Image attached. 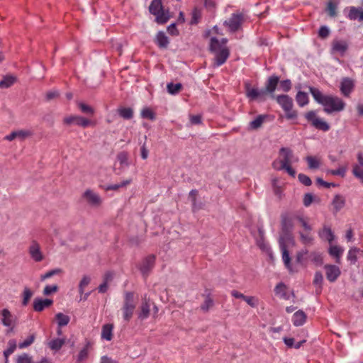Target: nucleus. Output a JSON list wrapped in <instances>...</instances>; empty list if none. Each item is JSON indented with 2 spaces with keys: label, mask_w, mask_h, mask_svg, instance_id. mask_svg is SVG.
I'll return each mask as SVG.
<instances>
[{
  "label": "nucleus",
  "mask_w": 363,
  "mask_h": 363,
  "mask_svg": "<svg viewBox=\"0 0 363 363\" xmlns=\"http://www.w3.org/2000/svg\"><path fill=\"white\" fill-rule=\"evenodd\" d=\"M309 90L314 100L323 106V110L327 114L340 112L345 109V103L342 99L333 95H324L314 87H309Z\"/></svg>",
  "instance_id": "nucleus-1"
},
{
  "label": "nucleus",
  "mask_w": 363,
  "mask_h": 363,
  "mask_svg": "<svg viewBox=\"0 0 363 363\" xmlns=\"http://www.w3.org/2000/svg\"><path fill=\"white\" fill-rule=\"evenodd\" d=\"M298 161V157L295 155L291 149L281 147L279 152V157L273 162L272 166L274 169L285 170L290 176L295 177L296 171L291 167V165Z\"/></svg>",
  "instance_id": "nucleus-2"
},
{
  "label": "nucleus",
  "mask_w": 363,
  "mask_h": 363,
  "mask_svg": "<svg viewBox=\"0 0 363 363\" xmlns=\"http://www.w3.org/2000/svg\"><path fill=\"white\" fill-rule=\"evenodd\" d=\"M228 40L222 38L218 40L216 38L212 37L210 42V50L214 55L213 67H220L223 65L230 55V51L226 46Z\"/></svg>",
  "instance_id": "nucleus-3"
},
{
  "label": "nucleus",
  "mask_w": 363,
  "mask_h": 363,
  "mask_svg": "<svg viewBox=\"0 0 363 363\" xmlns=\"http://www.w3.org/2000/svg\"><path fill=\"white\" fill-rule=\"evenodd\" d=\"M149 11L155 16L156 21L158 23H164L170 18L169 11L164 9L161 0H152Z\"/></svg>",
  "instance_id": "nucleus-4"
},
{
  "label": "nucleus",
  "mask_w": 363,
  "mask_h": 363,
  "mask_svg": "<svg viewBox=\"0 0 363 363\" xmlns=\"http://www.w3.org/2000/svg\"><path fill=\"white\" fill-rule=\"evenodd\" d=\"M277 101L285 112L287 119H295L297 118V112L293 110V99L288 95H279L277 96Z\"/></svg>",
  "instance_id": "nucleus-5"
},
{
  "label": "nucleus",
  "mask_w": 363,
  "mask_h": 363,
  "mask_svg": "<svg viewBox=\"0 0 363 363\" xmlns=\"http://www.w3.org/2000/svg\"><path fill=\"white\" fill-rule=\"evenodd\" d=\"M289 243L294 244V240L291 235L287 234L280 237L279 244L282 253V259L286 268L291 270V258L287 250V244Z\"/></svg>",
  "instance_id": "nucleus-6"
},
{
  "label": "nucleus",
  "mask_w": 363,
  "mask_h": 363,
  "mask_svg": "<svg viewBox=\"0 0 363 363\" xmlns=\"http://www.w3.org/2000/svg\"><path fill=\"white\" fill-rule=\"evenodd\" d=\"M306 119L316 129L328 131L330 129L329 124L317 116L315 111H310L304 115Z\"/></svg>",
  "instance_id": "nucleus-7"
},
{
  "label": "nucleus",
  "mask_w": 363,
  "mask_h": 363,
  "mask_svg": "<svg viewBox=\"0 0 363 363\" xmlns=\"http://www.w3.org/2000/svg\"><path fill=\"white\" fill-rule=\"evenodd\" d=\"M135 305L134 303V295L132 292H126L125 294L124 305L122 308L123 318L126 321H129L131 318Z\"/></svg>",
  "instance_id": "nucleus-8"
},
{
  "label": "nucleus",
  "mask_w": 363,
  "mask_h": 363,
  "mask_svg": "<svg viewBox=\"0 0 363 363\" xmlns=\"http://www.w3.org/2000/svg\"><path fill=\"white\" fill-rule=\"evenodd\" d=\"M0 317L2 325L9 328V332L13 331L16 325V317L8 308L1 311Z\"/></svg>",
  "instance_id": "nucleus-9"
},
{
  "label": "nucleus",
  "mask_w": 363,
  "mask_h": 363,
  "mask_svg": "<svg viewBox=\"0 0 363 363\" xmlns=\"http://www.w3.org/2000/svg\"><path fill=\"white\" fill-rule=\"evenodd\" d=\"M245 89L246 96L250 101L257 99L264 101L265 99L264 96L266 94V91L264 89L252 87L249 82H246L245 84Z\"/></svg>",
  "instance_id": "nucleus-10"
},
{
  "label": "nucleus",
  "mask_w": 363,
  "mask_h": 363,
  "mask_svg": "<svg viewBox=\"0 0 363 363\" xmlns=\"http://www.w3.org/2000/svg\"><path fill=\"white\" fill-rule=\"evenodd\" d=\"M83 199L92 207H99L103 202L100 195L91 189H86L82 194Z\"/></svg>",
  "instance_id": "nucleus-11"
},
{
  "label": "nucleus",
  "mask_w": 363,
  "mask_h": 363,
  "mask_svg": "<svg viewBox=\"0 0 363 363\" xmlns=\"http://www.w3.org/2000/svg\"><path fill=\"white\" fill-rule=\"evenodd\" d=\"M64 123L67 125L75 124L82 128H86L90 125H93L94 123L91 120L79 116L71 115L65 117L63 119Z\"/></svg>",
  "instance_id": "nucleus-12"
},
{
  "label": "nucleus",
  "mask_w": 363,
  "mask_h": 363,
  "mask_svg": "<svg viewBox=\"0 0 363 363\" xmlns=\"http://www.w3.org/2000/svg\"><path fill=\"white\" fill-rule=\"evenodd\" d=\"M28 253L33 260L39 262L44 259V255L41 251L40 244L33 240L28 247Z\"/></svg>",
  "instance_id": "nucleus-13"
},
{
  "label": "nucleus",
  "mask_w": 363,
  "mask_h": 363,
  "mask_svg": "<svg viewBox=\"0 0 363 363\" xmlns=\"http://www.w3.org/2000/svg\"><path fill=\"white\" fill-rule=\"evenodd\" d=\"M324 269L326 278L330 282H335L341 274L340 267L335 264H325Z\"/></svg>",
  "instance_id": "nucleus-14"
},
{
  "label": "nucleus",
  "mask_w": 363,
  "mask_h": 363,
  "mask_svg": "<svg viewBox=\"0 0 363 363\" xmlns=\"http://www.w3.org/2000/svg\"><path fill=\"white\" fill-rule=\"evenodd\" d=\"M242 22V16L240 14H233L232 16L224 22L230 32H235L239 29Z\"/></svg>",
  "instance_id": "nucleus-15"
},
{
  "label": "nucleus",
  "mask_w": 363,
  "mask_h": 363,
  "mask_svg": "<svg viewBox=\"0 0 363 363\" xmlns=\"http://www.w3.org/2000/svg\"><path fill=\"white\" fill-rule=\"evenodd\" d=\"M52 303V299L35 298L33 301V310L36 312H41L50 307Z\"/></svg>",
  "instance_id": "nucleus-16"
},
{
  "label": "nucleus",
  "mask_w": 363,
  "mask_h": 363,
  "mask_svg": "<svg viewBox=\"0 0 363 363\" xmlns=\"http://www.w3.org/2000/svg\"><path fill=\"white\" fill-rule=\"evenodd\" d=\"M354 89V82L350 78H344L340 83V91L345 96H349Z\"/></svg>",
  "instance_id": "nucleus-17"
},
{
  "label": "nucleus",
  "mask_w": 363,
  "mask_h": 363,
  "mask_svg": "<svg viewBox=\"0 0 363 363\" xmlns=\"http://www.w3.org/2000/svg\"><path fill=\"white\" fill-rule=\"evenodd\" d=\"M279 82V78L277 76L273 75L269 77L266 83L265 89H264L266 91V94L269 93L272 96H274V92L277 89Z\"/></svg>",
  "instance_id": "nucleus-18"
},
{
  "label": "nucleus",
  "mask_w": 363,
  "mask_h": 363,
  "mask_svg": "<svg viewBox=\"0 0 363 363\" xmlns=\"http://www.w3.org/2000/svg\"><path fill=\"white\" fill-rule=\"evenodd\" d=\"M318 236L323 240L331 243L335 239V235L331 228L328 225H324L322 229L318 232Z\"/></svg>",
  "instance_id": "nucleus-19"
},
{
  "label": "nucleus",
  "mask_w": 363,
  "mask_h": 363,
  "mask_svg": "<svg viewBox=\"0 0 363 363\" xmlns=\"http://www.w3.org/2000/svg\"><path fill=\"white\" fill-rule=\"evenodd\" d=\"M344 249L338 245H330L328 249L329 255L335 258L337 264L341 263V257L343 254Z\"/></svg>",
  "instance_id": "nucleus-20"
},
{
  "label": "nucleus",
  "mask_w": 363,
  "mask_h": 363,
  "mask_svg": "<svg viewBox=\"0 0 363 363\" xmlns=\"http://www.w3.org/2000/svg\"><path fill=\"white\" fill-rule=\"evenodd\" d=\"M348 48L347 43L345 40H335L332 43V51L342 55L345 54Z\"/></svg>",
  "instance_id": "nucleus-21"
},
{
  "label": "nucleus",
  "mask_w": 363,
  "mask_h": 363,
  "mask_svg": "<svg viewBox=\"0 0 363 363\" xmlns=\"http://www.w3.org/2000/svg\"><path fill=\"white\" fill-rule=\"evenodd\" d=\"M150 300L146 298V296L144 298V300L140 306V310L138 313V318L141 320H145L150 315Z\"/></svg>",
  "instance_id": "nucleus-22"
},
{
  "label": "nucleus",
  "mask_w": 363,
  "mask_h": 363,
  "mask_svg": "<svg viewBox=\"0 0 363 363\" xmlns=\"http://www.w3.org/2000/svg\"><path fill=\"white\" fill-rule=\"evenodd\" d=\"M155 260V258L153 255H149L144 259L140 268L143 274H147L153 267Z\"/></svg>",
  "instance_id": "nucleus-23"
},
{
  "label": "nucleus",
  "mask_w": 363,
  "mask_h": 363,
  "mask_svg": "<svg viewBox=\"0 0 363 363\" xmlns=\"http://www.w3.org/2000/svg\"><path fill=\"white\" fill-rule=\"evenodd\" d=\"M307 315L301 310H298L294 313L292 317V323L295 326H301L306 321Z\"/></svg>",
  "instance_id": "nucleus-24"
},
{
  "label": "nucleus",
  "mask_w": 363,
  "mask_h": 363,
  "mask_svg": "<svg viewBox=\"0 0 363 363\" xmlns=\"http://www.w3.org/2000/svg\"><path fill=\"white\" fill-rule=\"evenodd\" d=\"M301 242L305 246H311L314 242L311 231H300L298 233Z\"/></svg>",
  "instance_id": "nucleus-25"
},
{
  "label": "nucleus",
  "mask_w": 363,
  "mask_h": 363,
  "mask_svg": "<svg viewBox=\"0 0 363 363\" xmlns=\"http://www.w3.org/2000/svg\"><path fill=\"white\" fill-rule=\"evenodd\" d=\"M332 206L335 213L339 212L345 206V199L342 195H335L332 201Z\"/></svg>",
  "instance_id": "nucleus-26"
},
{
  "label": "nucleus",
  "mask_w": 363,
  "mask_h": 363,
  "mask_svg": "<svg viewBox=\"0 0 363 363\" xmlns=\"http://www.w3.org/2000/svg\"><path fill=\"white\" fill-rule=\"evenodd\" d=\"M347 17L350 20L363 21V10L362 8L350 7Z\"/></svg>",
  "instance_id": "nucleus-27"
},
{
  "label": "nucleus",
  "mask_w": 363,
  "mask_h": 363,
  "mask_svg": "<svg viewBox=\"0 0 363 363\" xmlns=\"http://www.w3.org/2000/svg\"><path fill=\"white\" fill-rule=\"evenodd\" d=\"M91 281V277L89 276H84L82 279H81L79 284V292L81 295L84 294V297L82 298V299L86 300L88 296L90 295V293H85L84 294V289L86 286L89 285V284Z\"/></svg>",
  "instance_id": "nucleus-28"
},
{
  "label": "nucleus",
  "mask_w": 363,
  "mask_h": 363,
  "mask_svg": "<svg viewBox=\"0 0 363 363\" xmlns=\"http://www.w3.org/2000/svg\"><path fill=\"white\" fill-rule=\"evenodd\" d=\"M113 325L112 324H105L102 327L101 338L106 341H111L113 338Z\"/></svg>",
  "instance_id": "nucleus-29"
},
{
  "label": "nucleus",
  "mask_w": 363,
  "mask_h": 363,
  "mask_svg": "<svg viewBox=\"0 0 363 363\" xmlns=\"http://www.w3.org/2000/svg\"><path fill=\"white\" fill-rule=\"evenodd\" d=\"M268 117L267 115H259L253 121L249 123V129L256 130L262 126L265 119Z\"/></svg>",
  "instance_id": "nucleus-30"
},
{
  "label": "nucleus",
  "mask_w": 363,
  "mask_h": 363,
  "mask_svg": "<svg viewBox=\"0 0 363 363\" xmlns=\"http://www.w3.org/2000/svg\"><path fill=\"white\" fill-rule=\"evenodd\" d=\"M275 294L281 298L289 299V296L286 294V286L282 283H279L274 288Z\"/></svg>",
  "instance_id": "nucleus-31"
},
{
  "label": "nucleus",
  "mask_w": 363,
  "mask_h": 363,
  "mask_svg": "<svg viewBox=\"0 0 363 363\" xmlns=\"http://www.w3.org/2000/svg\"><path fill=\"white\" fill-rule=\"evenodd\" d=\"M16 79L12 75H6L0 81V88L7 89L11 86L16 82Z\"/></svg>",
  "instance_id": "nucleus-32"
},
{
  "label": "nucleus",
  "mask_w": 363,
  "mask_h": 363,
  "mask_svg": "<svg viewBox=\"0 0 363 363\" xmlns=\"http://www.w3.org/2000/svg\"><path fill=\"white\" fill-rule=\"evenodd\" d=\"M156 42L160 48H166L169 44V39L164 32L160 31L156 35Z\"/></svg>",
  "instance_id": "nucleus-33"
},
{
  "label": "nucleus",
  "mask_w": 363,
  "mask_h": 363,
  "mask_svg": "<svg viewBox=\"0 0 363 363\" xmlns=\"http://www.w3.org/2000/svg\"><path fill=\"white\" fill-rule=\"evenodd\" d=\"M298 105L303 107L308 104V96L306 92L298 91L296 96Z\"/></svg>",
  "instance_id": "nucleus-34"
},
{
  "label": "nucleus",
  "mask_w": 363,
  "mask_h": 363,
  "mask_svg": "<svg viewBox=\"0 0 363 363\" xmlns=\"http://www.w3.org/2000/svg\"><path fill=\"white\" fill-rule=\"evenodd\" d=\"M55 318L57 320V325L60 328L66 326L69 323L70 320V318L67 315H65L62 313H57L55 315Z\"/></svg>",
  "instance_id": "nucleus-35"
},
{
  "label": "nucleus",
  "mask_w": 363,
  "mask_h": 363,
  "mask_svg": "<svg viewBox=\"0 0 363 363\" xmlns=\"http://www.w3.org/2000/svg\"><path fill=\"white\" fill-rule=\"evenodd\" d=\"M359 251V249L356 247H351L347 253V260H349L352 264H355L357 261V254Z\"/></svg>",
  "instance_id": "nucleus-36"
},
{
  "label": "nucleus",
  "mask_w": 363,
  "mask_h": 363,
  "mask_svg": "<svg viewBox=\"0 0 363 363\" xmlns=\"http://www.w3.org/2000/svg\"><path fill=\"white\" fill-rule=\"evenodd\" d=\"M131 182H132L131 179H128L123 180V182H121V183H118V184L108 185L106 186L105 189L107 191H108V190L116 191L120 188L125 187L126 186L130 184L131 183Z\"/></svg>",
  "instance_id": "nucleus-37"
},
{
  "label": "nucleus",
  "mask_w": 363,
  "mask_h": 363,
  "mask_svg": "<svg viewBox=\"0 0 363 363\" xmlns=\"http://www.w3.org/2000/svg\"><path fill=\"white\" fill-rule=\"evenodd\" d=\"M311 260L316 265H321L323 263V255L320 252L313 251L310 253Z\"/></svg>",
  "instance_id": "nucleus-38"
},
{
  "label": "nucleus",
  "mask_w": 363,
  "mask_h": 363,
  "mask_svg": "<svg viewBox=\"0 0 363 363\" xmlns=\"http://www.w3.org/2000/svg\"><path fill=\"white\" fill-rule=\"evenodd\" d=\"M306 160L307 161L308 168L310 169H318L320 165V160L315 157L308 156L306 157Z\"/></svg>",
  "instance_id": "nucleus-39"
},
{
  "label": "nucleus",
  "mask_w": 363,
  "mask_h": 363,
  "mask_svg": "<svg viewBox=\"0 0 363 363\" xmlns=\"http://www.w3.org/2000/svg\"><path fill=\"white\" fill-rule=\"evenodd\" d=\"M8 348L4 352V355L6 357V363L8 362V357L11 355L16 348V342L15 340H10L8 342Z\"/></svg>",
  "instance_id": "nucleus-40"
},
{
  "label": "nucleus",
  "mask_w": 363,
  "mask_h": 363,
  "mask_svg": "<svg viewBox=\"0 0 363 363\" xmlns=\"http://www.w3.org/2000/svg\"><path fill=\"white\" fill-rule=\"evenodd\" d=\"M347 171L346 167H340L337 169H327L325 171L327 174L334 175V176H340L341 177H344L345 176V173Z\"/></svg>",
  "instance_id": "nucleus-41"
},
{
  "label": "nucleus",
  "mask_w": 363,
  "mask_h": 363,
  "mask_svg": "<svg viewBox=\"0 0 363 363\" xmlns=\"http://www.w3.org/2000/svg\"><path fill=\"white\" fill-rule=\"evenodd\" d=\"M118 113L124 119H130L133 116V109L130 108H120Z\"/></svg>",
  "instance_id": "nucleus-42"
},
{
  "label": "nucleus",
  "mask_w": 363,
  "mask_h": 363,
  "mask_svg": "<svg viewBox=\"0 0 363 363\" xmlns=\"http://www.w3.org/2000/svg\"><path fill=\"white\" fill-rule=\"evenodd\" d=\"M65 343V339L57 338L49 342V347L53 350H59Z\"/></svg>",
  "instance_id": "nucleus-43"
},
{
  "label": "nucleus",
  "mask_w": 363,
  "mask_h": 363,
  "mask_svg": "<svg viewBox=\"0 0 363 363\" xmlns=\"http://www.w3.org/2000/svg\"><path fill=\"white\" fill-rule=\"evenodd\" d=\"M296 220L299 222L303 228V231H312L313 228L312 226L308 223V220L307 218H305L302 216H296Z\"/></svg>",
  "instance_id": "nucleus-44"
},
{
  "label": "nucleus",
  "mask_w": 363,
  "mask_h": 363,
  "mask_svg": "<svg viewBox=\"0 0 363 363\" xmlns=\"http://www.w3.org/2000/svg\"><path fill=\"white\" fill-rule=\"evenodd\" d=\"M33 291L28 287H25L23 291L22 305L26 306L28 305L30 298L33 296Z\"/></svg>",
  "instance_id": "nucleus-45"
},
{
  "label": "nucleus",
  "mask_w": 363,
  "mask_h": 363,
  "mask_svg": "<svg viewBox=\"0 0 363 363\" xmlns=\"http://www.w3.org/2000/svg\"><path fill=\"white\" fill-rule=\"evenodd\" d=\"M77 105L82 113L88 114L89 116L94 115V109L91 106L85 104L84 103L82 102H79Z\"/></svg>",
  "instance_id": "nucleus-46"
},
{
  "label": "nucleus",
  "mask_w": 363,
  "mask_h": 363,
  "mask_svg": "<svg viewBox=\"0 0 363 363\" xmlns=\"http://www.w3.org/2000/svg\"><path fill=\"white\" fill-rule=\"evenodd\" d=\"M201 17V9L199 8H194L191 13V24H196L199 23Z\"/></svg>",
  "instance_id": "nucleus-47"
},
{
  "label": "nucleus",
  "mask_w": 363,
  "mask_h": 363,
  "mask_svg": "<svg viewBox=\"0 0 363 363\" xmlns=\"http://www.w3.org/2000/svg\"><path fill=\"white\" fill-rule=\"evenodd\" d=\"M141 117L153 121L155 119V114L151 108L146 107L142 110Z\"/></svg>",
  "instance_id": "nucleus-48"
},
{
  "label": "nucleus",
  "mask_w": 363,
  "mask_h": 363,
  "mask_svg": "<svg viewBox=\"0 0 363 363\" xmlns=\"http://www.w3.org/2000/svg\"><path fill=\"white\" fill-rule=\"evenodd\" d=\"M89 342H87L86 346L82 349L78 354L77 357V362H80L84 360H85L89 355Z\"/></svg>",
  "instance_id": "nucleus-49"
},
{
  "label": "nucleus",
  "mask_w": 363,
  "mask_h": 363,
  "mask_svg": "<svg viewBox=\"0 0 363 363\" xmlns=\"http://www.w3.org/2000/svg\"><path fill=\"white\" fill-rule=\"evenodd\" d=\"M182 86L180 83H177V84L169 83L167 86V91L170 94H176L181 90Z\"/></svg>",
  "instance_id": "nucleus-50"
},
{
  "label": "nucleus",
  "mask_w": 363,
  "mask_h": 363,
  "mask_svg": "<svg viewBox=\"0 0 363 363\" xmlns=\"http://www.w3.org/2000/svg\"><path fill=\"white\" fill-rule=\"evenodd\" d=\"M308 254V251L307 249H303L297 252L296 259L297 262L303 264L307 258V255Z\"/></svg>",
  "instance_id": "nucleus-51"
},
{
  "label": "nucleus",
  "mask_w": 363,
  "mask_h": 363,
  "mask_svg": "<svg viewBox=\"0 0 363 363\" xmlns=\"http://www.w3.org/2000/svg\"><path fill=\"white\" fill-rule=\"evenodd\" d=\"M35 340V335H30L25 340L18 344L20 349H23L29 347Z\"/></svg>",
  "instance_id": "nucleus-52"
},
{
  "label": "nucleus",
  "mask_w": 363,
  "mask_h": 363,
  "mask_svg": "<svg viewBox=\"0 0 363 363\" xmlns=\"http://www.w3.org/2000/svg\"><path fill=\"white\" fill-rule=\"evenodd\" d=\"M244 301L252 308H256L259 305V299L255 296H246Z\"/></svg>",
  "instance_id": "nucleus-53"
},
{
  "label": "nucleus",
  "mask_w": 363,
  "mask_h": 363,
  "mask_svg": "<svg viewBox=\"0 0 363 363\" xmlns=\"http://www.w3.org/2000/svg\"><path fill=\"white\" fill-rule=\"evenodd\" d=\"M16 138L23 140L32 135V132L28 130H18L15 131Z\"/></svg>",
  "instance_id": "nucleus-54"
},
{
  "label": "nucleus",
  "mask_w": 363,
  "mask_h": 363,
  "mask_svg": "<svg viewBox=\"0 0 363 363\" xmlns=\"http://www.w3.org/2000/svg\"><path fill=\"white\" fill-rule=\"evenodd\" d=\"M61 272H62V270L60 269H58V268L52 269V270H50V271L46 272L45 274L41 275L40 280L41 281H45V279H49V278L52 277L54 275H57V274L61 273Z\"/></svg>",
  "instance_id": "nucleus-55"
},
{
  "label": "nucleus",
  "mask_w": 363,
  "mask_h": 363,
  "mask_svg": "<svg viewBox=\"0 0 363 363\" xmlns=\"http://www.w3.org/2000/svg\"><path fill=\"white\" fill-rule=\"evenodd\" d=\"M353 174L363 182V169L358 164H355L352 169Z\"/></svg>",
  "instance_id": "nucleus-56"
},
{
  "label": "nucleus",
  "mask_w": 363,
  "mask_h": 363,
  "mask_svg": "<svg viewBox=\"0 0 363 363\" xmlns=\"http://www.w3.org/2000/svg\"><path fill=\"white\" fill-rule=\"evenodd\" d=\"M32 357L26 353L18 356L16 359V363H32Z\"/></svg>",
  "instance_id": "nucleus-57"
},
{
  "label": "nucleus",
  "mask_w": 363,
  "mask_h": 363,
  "mask_svg": "<svg viewBox=\"0 0 363 363\" xmlns=\"http://www.w3.org/2000/svg\"><path fill=\"white\" fill-rule=\"evenodd\" d=\"M279 88L285 91H289L291 88V83L289 79L283 80L279 83Z\"/></svg>",
  "instance_id": "nucleus-58"
},
{
  "label": "nucleus",
  "mask_w": 363,
  "mask_h": 363,
  "mask_svg": "<svg viewBox=\"0 0 363 363\" xmlns=\"http://www.w3.org/2000/svg\"><path fill=\"white\" fill-rule=\"evenodd\" d=\"M213 306V301L210 297H206L201 308L203 311H207Z\"/></svg>",
  "instance_id": "nucleus-59"
},
{
  "label": "nucleus",
  "mask_w": 363,
  "mask_h": 363,
  "mask_svg": "<svg viewBox=\"0 0 363 363\" xmlns=\"http://www.w3.org/2000/svg\"><path fill=\"white\" fill-rule=\"evenodd\" d=\"M58 287L57 285H47L43 289V294L48 296L57 291Z\"/></svg>",
  "instance_id": "nucleus-60"
},
{
  "label": "nucleus",
  "mask_w": 363,
  "mask_h": 363,
  "mask_svg": "<svg viewBox=\"0 0 363 363\" xmlns=\"http://www.w3.org/2000/svg\"><path fill=\"white\" fill-rule=\"evenodd\" d=\"M189 121L191 125H199L202 123L201 116L200 115H190Z\"/></svg>",
  "instance_id": "nucleus-61"
},
{
  "label": "nucleus",
  "mask_w": 363,
  "mask_h": 363,
  "mask_svg": "<svg viewBox=\"0 0 363 363\" xmlns=\"http://www.w3.org/2000/svg\"><path fill=\"white\" fill-rule=\"evenodd\" d=\"M117 159L121 165H128V155L125 152L119 153Z\"/></svg>",
  "instance_id": "nucleus-62"
},
{
  "label": "nucleus",
  "mask_w": 363,
  "mask_h": 363,
  "mask_svg": "<svg viewBox=\"0 0 363 363\" xmlns=\"http://www.w3.org/2000/svg\"><path fill=\"white\" fill-rule=\"evenodd\" d=\"M298 179L301 183H302L303 184H304L306 186H310L312 183L311 179L308 176H306L303 174H298Z\"/></svg>",
  "instance_id": "nucleus-63"
},
{
  "label": "nucleus",
  "mask_w": 363,
  "mask_h": 363,
  "mask_svg": "<svg viewBox=\"0 0 363 363\" xmlns=\"http://www.w3.org/2000/svg\"><path fill=\"white\" fill-rule=\"evenodd\" d=\"M329 34L330 30L327 26H323L320 28L318 35L320 38H325L329 35Z\"/></svg>",
  "instance_id": "nucleus-64"
}]
</instances>
